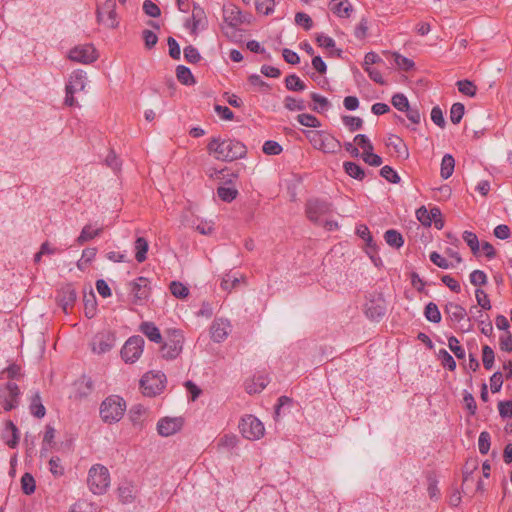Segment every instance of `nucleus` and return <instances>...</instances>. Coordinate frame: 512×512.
Returning a JSON list of instances; mask_svg holds the SVG:
<instances>
[{"mask_svg":"<svg viewBox=\"0 0 512 512\" xmlns=\"http://www.w3.org/2000/svg\"><path fill=\"white\" fill-rule=\"evenodd\" d=\"M207 149L217 160L233 161L246 155V146L234 139L213 138Z\"/></svg>","mask_w":512,"mask_h":512,"instance_id":"obj_1","label":"nucleus"},{"mask_svg":"<svg viewBox=\"0 0 512 512\" xmlns=\"http://www.w3.org/2000/svg\"><path fill=\"white\" fill-rule=\"evenodd\" d=\"M304 134L310 144L324 153H337L341 149V143L331 134L319 130H306Z\"/></svg>","mask_w":512,"mask_h":512,"instance_id":"obj_2","label":"nucleus"},{"mask_svg":"<svg viewBox=\"0 0 512 512\" xmlns=\"http://www.w3.org/2000/svg\"><path fill=\"white\" fill-rule=\"evenodd\" d=\"M126 410L125 401L119 396L107 397L100 406V416L106 423L118 422L122 419Z\"/></svg>","mask_w":512,"mask_h":512,"instance_id":"obj_3","label":"nucleus"},{"mask_svg":"<svg viewBox=\"0 0 512 512\" xmlns=\"http://www.w3.org/2000/svg\"><path fill=\"white\" fill-rule=\"evenodd\" d=\"M87 483L93 494L101 495L105 493L110 485L108 469L100 464L93 465L89 469Z\"/></svg>","mask_w":512,"mask_h":512,"instance_id":"obj_4","label":"nucleus"},{"mask_svg":"<svg viewBox=\"0 0 512 512\" xmlns=\"http://www.w3.org/2000/svg\"><path fill=\"white\" fill-rule=\"evenodd\" d=\"M184 336L180 330L171 329L167 331V338L162 346V356L166 359L177 358L183 349Z\"/></svg>","mask_w":512,"mask_h":512,"instance_id":"obj_5","label":"nucleus"},{"mask_svg":"<svg viewBox=\"0 0 512 512\" xmlns=\"http://www.w3.org/2000/svg\"><path fill=\"white\" fill-rule=\"evenodd\" d=\"M165 375L162 372L149 371L140 380L142 392L146 396H155L165 387Z\"/></svg>","mask_w":512,"mask_h":512,"instance_id":"obj_6","label":"nucleus"},{"mask_svg":"<svg viewBox=\"0 0 512 512\" xmlns=\"http://www.w3.org/2000/svg\"><path fill=\"white\" fill-rule=\"evenodd\" d=\"M239 429L243 437L249 440H258L265 432L263 423L253 415L244 416L239 423Z\"/></svg>","mask_w":512,"mask_h":512,"instance_id":"obj_7","label":"nucleus"},{"mask_svg":"<svg viewBox=\"0 0 512 512\" xmlns=\"http://www.w3.org/2000/svg\"><path fill=\"white\" fill-rule=\"evenodd\" d=\"M144 340L141 336L130 337L121 349L122 359L126 363L136 362L143 353Z\"/></svg>","mask_w":512,"mask_h":512,"instance_id":"obj_8","label":"nucleus"},{"mask_svg":"<svg viewBox=\"0 0 512 512\" xmlns=\"http://www.w3.org/2000/svg\"><path fill=\"white\" fill-rule=\"evenodd\" d=\"M69 59L73 62L90 64L97 60L98 54L91 44L78 45L69 51Z\"/></svg>","mask_w":512,"mask_h":512,"instance_id":"obj_9","label":"nucleus"},{"mask_svg":"<svg viewBox=\"0 0 512 512\" xmlns=\"http://www.w3.org/2000/svg\"><path fill=\"white\" fill-rule=\"evenodd\" d=\"M332 210L331 203L320 200L310 199L306 203V215L312 222H319L323 216L329 214Z\"/></svg>","mask_w":512,"mask_h":512,"instance_id":"obj_10","label":"nucleus"},{"mask_svg":"<svg viewBox=\"0 0 512 512\" xmlns=\"http://www.w3.org/2000/svg\"><path fill=\"white\" fill-rule=\"evenodd\" d=\"M98 22L108 28L118 26L115 0H106L105 3L97 9Z\"/></svg>","mask_w":512,"mask_h":512,"instance_id":"obj_11","label":"nucleus"},{"mask_svg":"<svg viewBox=\"0 0 512 512\" xmlns=\"http://www.w3.org/2000/svg\"><path fill=\"white\" fill-rule=\"evenodd\" d=\"M130 296L134 304H143L150 295L149 280L139 277L130 284Z\"/></svg>","mask_w":512,"mask_h":512,"instance_id":"obj_12","label":"nucleus"},{"mask_svg":"<svg viewBox=\"0 0 512 512\" xmlns=\"http://www.w3.org/2000/svg\"><path fill=\"white\" fill-rule=\"evenodd\" d=\"M115 345V336L110 331L97 333L91 342V348L94 353L103 354L110 351Z\"/></svg>","mask_w":512,"mask_h":512,"instance_id":"obj_13","label":"nucleus"},{"mask_svg":"<svg viewBox=\"0 0 512 512\" xmlns=\"http://www.w3.org/2000/svg\"><path fill=\"white\" fill-rule=\"evenodd\" d=\"M418 220L426 226H430L432 222L437 229H442L443 221L441 219V211L439 208H432L427 210L425 207H421L416 211Z\"/></svg>","mask_w":512,"mask_h":512,"instance_id":"obj_14","label":"nucleus"},{"mask_svg":"<svg viewBox=\"0 0 512 512\" xmlns=\"http://www.w3.org/2000/svg\"><path fill=\"white\" fill-rule=\"evenodd\" d=\"M206 24L207 18L204 10L194 4L191 19L187 20L186 27L190 28L191 33L196 34L199 29H204Z\"/></svg>","mask_w":512,"mask_h":512,"instance_id":"obj_15","label":"nucleus"},{"mask_svg":"<svg viewBox=\"0 0 512 512\" xmlns=\"http://www.w3.org/2000/svg\"><path fill=\"white\" fill-rule=\"evenodd\" d=\"M181 418H163L157 424V430L161 436H171L178 432L182 427Z\"/></svg>","mask_w":512,"mask_h":512,"instance_id":"obj_16","label":"nucleus"},{"mask_svg":"<svg viewBox=\"0 0 512 512\" xmlns=\"http://www.w3.org/2000/svg\"><path fill=\"white\" fill-rule=\"evenodd\" d=\"M76 298V291L71 284H67L62 287L57 295L59 305L62 307L65 313H68V309L74 304Z\"/></svg>","mask_w":512,"mask_h":512,"instance_id":"obj_17","label":"nucleus"},{"mask_svg":"<svg viewBox=\"0 0 512 512\" xmlns=\"http://www.w3.org/2000/svg\"><path fill=\"white\" fill-rule=\"evenodd\" d=\"M86 80V73L82 70H76L71 73L68 83L66 84V90H69V93L83 91L86 87Z\"/></svg>","mask_w":512,"mask_h":512,"instance_id":"obj_18","label":"nucleus"},{"mask_svg":"<svg viewBox=\"0 0 512 512\" xmlns=\"http://www.w3.org/2000/svg\"><path fill=\"white\" fill-rule=\"evenodd\" d=\"M269 383V378L264 373H259L245 382V389L249 394L261 392Z\"/></svg>","mask_w":512,"mask_h":512,"instance_id":"obj_19","label":"nucleus"},{"mask_svg":"<svg viewBox=\"0 0 512 512\" xmlns=\"http://www.w3.org/2000/svg\"><path fill=\"white\" fill-rule=\"evenodd\" d=\"M386 145L390 148H393L399 158L407 159L409 157L406 144L398 136L390 135L386 141Z\"/></svg>","mask_w":512,"mask_h":512,"instance_id":"obj_20","label":"nucleus"},{"mask_svg":"<svg viewBox=\"0 0 512 512\" xmlns=\"http://www.w3.org/2000/svg\"><path fill=\"white\" fill-rule=\"evenodd\" d=\"M329 8L334 14L343 18L349 17L353 10L348 0H332Z\"/></svg>","mask_w":512,"mask_h":512,"instance_id":"obj_21","label":"nucleus"},{"mask_svg":"<svg viewBox=\"0 0 512 512\" xmlns=\"http://www.w3.org/2000/svg\"><path fill=\"white\" fill-rule=\"evenodd\" d=\"M445 313L453 322H460L467 315L465 308H463L460 304L454 302H449L446 304Z\"/></svg>","mask_w":512,"mask_h":512,"instance_id":"obj_22","label":"nucleus"},{"mask_svg":"<svg viewBox=\"0 0 512 512\" xmlns=\"http://www.w3.org/2000/svg\"><path fill=\"white\" fill-rule=\"evenodd\" d=\"M356 233L360 238H362L366 242L367 247L369 249L367 251V253L370 255V258L372 259V261L374 263H376V259L372 255V253H374L376 251V245L373 242V239H372V236L370 235V231H369L368 227L366 225H359L356 228Z\"/></svg>","mask_w":512,"mask_h":512,"instance_id":"obj_23","label":"nucleus"},{"mask_svg":"<svg viewBox=\"0 0 512 512\" xmlns=\"http://www.w3.org/2000/svg\"><path fill=\"white\" fill-rule=\"evenodd\" d=\"M140 331L152 342L160 343L162 341L160 330L153 322H143L140 325Z\"/></svg>","mask_w":512,"mask_h":512,"instance_id":"obj_24","label":"nucleus"},{"mask_svg":"<svg viewBox=\"0 0 512 512\" xmlns=\"http://www.w3.org/2000/svg\"><path fill=\"white\" fill-rule=\"evenodd\" d=\"M229 333L228 323L220 320L215 321L211 327V337L216 342L223 341Z\"/></svg>","mask_w":512,"mask_h":512,"instance_id":"obj_25","label":"nucleus"},{"mask_svg":"<svg viewBox=\"0 0 512 512\" xmlns=\"http://www.w3.org/2000/svg\"><path fill=\"white\" fill-rule=\"evenodd\" d=\"M148 241L144 237H138L134 243L135 259L137 262L142 263L147 258Z\"/></svg>","mask_w":512,"mask_h":512,"instance_id":"obj_26","label":"nucleus"},{"mask_svg":"<svg viewBox=\"0 0 512 512\" xmlns=\"http://www.w3.org/2000/svg\"><path fill=\"white\" fill-rule=\"evenodd\" d=\"M54 439H55V429L52 426L47 425L45 428V433H44L43 442H42V448L40 451L41 457L47 455L48 450L54 444Z\"/></svg>","mask_w":512,"mask_h":512,"instance_id":"obj_27","label":"nucleus"},{"mask_svg":"<svg viewBox=\"0 0 512 512\" xmlns=\"http://www.w3.org/2000/svg\"><path fill=\"white\" fill-rule=\"evenodd\" d=\"M455 160L451 154H445L442 158L440 174L443 179H448L454 171Z\"/></svg>","mask_w":512,"mask_h":512,"instance_id":"obj_28","label":"nucleus"},{"mask_svg":"<svg viewBox=\"0 0 512 512\" xmlns=\"http://www.w3.org/2000/svg\"><path fill=\"white\" fill-rule=\"evenodd\" d=\"M102 228L92 229L91 225H86L83 227L80 235L78 236L76 242L79 245H83L85 242L99 236L102 233Z\"/></svg>","mask_w":512,"mask_h":512,"instance_id":"obj_29","label":"nucleus"},{"mask_svg":"<svg viewBox=\"0 0 512 512\" xmlns=\"http://www.w3.org/2000/svg\"><path fill=\"white\" fill-rule=\"evenodd\" d=\"M343 167H344L345 172L350 177H352L354 179H357V180H363L364 179L365 172H364L363 168L359 164H357L355 162L347 161V162H344Z\"/></svg>","mask_w":512,"mask_h":512,"instance_id":"obj_30","label":"nucleus"},{"mask_svg":"<svg viewBox=\"0 0 512 512\" xmlns=\"http://www.w3.org/2000/svg\"><path fill=\"white\" fill-rule=\"evenodd\" d=\"M30 411L37 418H43L46 414V409L41 402V397L38 392H36L31 399L30 403Z\"/></svg>","mask_w":512,"mask_h":512,"instance_id":"obj_31","label":"nucleus"},{"mask_svg":"<svg viewBox=\"0 0 512 512\" xmlns=\"http://www.w3.org/2000/svg\"><path fill=\"white\" fill-rule=\"evenodd\" d=\"M384 238L386 243L394 248H400L404 243L402 235L394 229L387 230Z\"/></svg>","mask_w":512,"mask_h":512,"instance_id":"obj_32","label":"nucleus"},{"mask_svg":"<svg viewBox=\"0 0 512 512\" xmlns=\"http://www.w3.org/2000/svg\"><path fill=\"white\" fill-rule=\"evenodd\" d=\"M391 57L394 60L395 65L403 70V71H409L414 68V62L413 60L402 56L401 54L397 52L390 53Z\"/></svg>","mask_w":512,"mask_h":512,"instance_id":"obj_33","label":"nucleus"},{"mask_svg":"<svg viewBox=\"0 0 512 512\" xmlns=\"http://www.w3.org/2000/svg\"><path fill=\"white\" fill-rule=\"evenodd\" d=\"M176 76L179 82H181L184 85H191L195 82L190 69L183 65H179L176 68Z\"/></svg>","mask_w":512,"mask_h":512,"instance_id":"obj_34","label":"nucleus"},{"mask_svg":"<svg viewBox=\"0 0 512 512\" xmlns=\"http://www.w3.org/2000/svg\"><path fill=\"white\" fill-rule=\"evenodd\" d=\"M285 86L290 91H303L306 88L305 83L295 74L286 77Z\"/></svg>","mask_w":512,"mask_h":512,"instance_id":"obj_35","label":"nucleus"},{"mask_svg":"<svg viewBox=\"0 0 512 512\" xmlns=\"http://www.w3.org/2000/svg\"><path fill=\"white\" fill-rule=\"evenodd\" d=\"M135 493V488L130 484H124L118 488L119 498L123 503H130L134 499Z\"/></svg>","mask_w":512,"mask_h":512,"instance_id":"obj_36","label":"nucleus"},{"mask_svg":"<svg viewBox=\"0 0 512 512\" xmlns=\"http://www.w3.org/2000/svg\"><path fill=\"white\" fill-rule=\"evenodd\" d=\"M424 315L430 322L439 323L441 321V313L438 309V306L433 302H430L426 305Z\"/></svg>","mask_w":512,"mask_h":512,"instance_id":"obj_37","label":"nucleus"},{"mask_svg":"<svg viewBox=\"0 0 512 512\" xmlns=\"http://www.w3.org/2000/svg\"><path fill=\"white\" fill-rule=\"evenodd\" d=\"M70 512H99V509L94 503L79 500L72 505Z\"/></svg>","mask_w":512,"mask_h":512,"instance_id":"obj_38","label":"nucleus"},{"mask_svg":"<svg viewBox=\"0 0 512 512\" xmlns=\"http://www.w3.org/2000/svg\"><path fill=\"white\" fill-rule=\"evenodd\" d=\"M284 107L289 111H303L306 109L305 102L292 96L284 98Z\"/></svg>","mask_w":512,"mask_h":512,"instance_id":"obj_39","label":"nucleus"},{"mask_svg":"<svg viewBox=\"0 0 512 512\" xmlns=\"http://www.w3.org/2000/svg\"><path fill=\"white\" fill-rule=\"evenodd\" d=\"M217 194L221 200L231 202L237 197L238 191L235 187L220 186L217 189Z\"/></svg>","mask_w":512,"mask_h":512,"instance_id":"obj_40","label":"nucleus"},{"mask_svg":"<svg viewBox=\"0 0 512 512\" xmlns=\"http://www.w3.org/2000/svg\"><path fill=\"white\" fill-rule=\"evenodd\" d=\"M311 99L315 103L313 110L316 112L320 113V112L326 111L330 107V103H329L328 99L324 96H321L320 94L311 93Z\"/></svg>","mask_w":512,"mask_h":512,"instance_id":"obj_41","label":"nucleus"},{"mask_svg":"<svg viewBox=\"0 0 512 512\" xmlns=\"http://www.w3.org/2000/svg\"><path fill=\"white\" fill-rule=\"evenodd\" d=\"M297 120L301 125L306 127L318 128L321 126V122L312 114H299Z\"/></svg>","mask_w":512,"mask_h":512,"instance_id":"obj_42","label":"nucleus"},{"mask_svg":"<svg viewBox=\"0 0 512 512\" xmlns=\"http://www.w3.org/2000/svg\"><path fill=\"white\" fill-rule=\"evenodd\" d=\"M170 291L176 298L184 299L189 295V289L181 282L173 281L170 284Z\"/></svg>","mask_w":512,"mask_h":512,"instance_id":"obj_43","label":"nucleus"},{"mask_svg":"<svg viewBox=\"0 0 512 512\" xmlns=\"http://www.w3.org/2000/svg\"><path fill=\"white\" fill-rule=\"evenodd\" d=\"M21 488L26 495L34 493L36 485L35 480L30 473H25L21 477Z\"/></svg>","mask_w":512,"mask_h":512,"instance_id":"obj_44","label":"nucleus"},{"mask_svg":"<svg viewBox=\"0 0 512 512\" xmlns=\"http://www.w3.org/2000/svg\"><path fill=\"white\" fill-rule=\"evenodd\" d=\"M465 107L462 103H454L450 109V120L454 124L460 123L463 118Z\"/></svg>","mask_w":512,"mask_h":512,"instance_id":"obj_45","label":"nucleus"},{"mask_svg":"<svg viewBox=\"0 0 512 512\" xmlns=\"http://www.w3.org/2000/svg\"><path fill=\"white\" fill-rule=\"evenodd\" d=\"M391 102H392V105L397 110L402 111V112L407 110L408 107L410 106L408 98L402 93H397V94L393 95Z\"/></svg>","mask_w":512,"mask_h":512,"instance_id":"obj_46","label":"nucleus"},{"mask_svg":"<svg viewBox=\"0 0 512 512\" xmlns=\"http://www.w3.org/2000/svg\"><path fill=\"white\" fill-rule=\"evenodd\" d=\"M458 90L469 97H473L476 94V86L469 80H460L457 82Z\"/></svg>","mask_w":512,"mask_h":512,"instance_id":"obj_47","label":"nucleus"},{"mask_svg":"<svg viewBox=\"0 0 512 512\" xmlns=\"http://www.w3.org/2000/svg\"><path fill=\"white\" fill-rule=\"evenodd\" d=\"M448 347L457 358L463 359L465 357V350L459 344V340L456 337L451 336L448 338Z\"/></svg>","mask_w":512,"mask_h":512,"instance_id":"obj_48","label":"nucleus"},{"mask_svg":"<svg viewBox=\"0 0 512 512\" xmlns=\"http://www.w3.org/2000/svg\"><path fill=\"white\" fill-rule=\"evenodd\" d=\"M255 6L259 13L268 15L274 11L275 2L274 0H256Z\"/></svg>","mask_w":512,"mask_h":512,"instance_id":"obj_49","label":"nucleus"},{"mask_svg":"<svg viewBox=\"0 0 512 512\" xmlns=\"http://www.w3.org/2000/svg\"><path fill=\"white\" fill-rule=\"evenodd\" d=\"M380 175L391 183H399L400 177L398 173L390 166H383L380 170Z\"/></svg>","mask_w":512,"mask_h":512,"instance_id":"obj_50","label":"nucleus"},{"mask_svg":"<svg viewBox=\"0 0 512 512\" xmlns=\"http://www.w3.org/2000/svg\"><path fill=\"white\" fill-rule=\"evenodd\" d=\"M438 356L444 367L448 368L450 371H453L456 368L454 358L445 349H440Z\"/></svg>","mask_w":512,"mask_h":512,"instance_id":"obj_51","label":"nucleus"},{"mask_svg":"<svg viewBox=\"0 0 512 512\" xmlns=\"http://www.w3.org/2000/svg\"><path fill=\"white\" fill-rule=\"evenodd\" d=\"M494 351L491 347L485 345L482 349V361L487 370H490L494 364Z\"/></svg>","mask_w":512,"mask_h":512,"instance_id":"obj_52","label":"nucleus"},{"mask_svg":"<svg viewBox=\"0 0 512 512\" xmlns=\"http://www.w3.org/2000/svg\"><path fill=\"white\" fill-rule=\"evenodd\" d=\"M342 121L344 125L350 129V131H356L363 125V120L360 117L355 116H343Z\"/></svg>","mask_w":512,"mask_h":512,"instance_id":"obj_53","label":"nucleus"},{"mask_svg":"<svg viewBox=\"0 0 512 512\" xmlns=\"http://www.w3.org/2000/svg\"><path fill=\"white\" fill-rule=\"evenodd\" d=\"M463 239L467 243V245L471 248L472 252L476 254L479 251V241L478 237L475 233L470 231H465L463 233Z\"/></svg>","mask_w":512,"mask_h":512,"instance_id":"obj_54","label":"nucleus"},{"mask_svg":"<svg viewBox=\"0 0 512 512\" xmlns=\"http://www.w3.org/2000/svg\"><path fill=\"white\" fill-rule=\"evenodd\" d=\"M479 452L483 455L487 454L490 449V434L486 431L480 433L478 438Z\"/></svg>","mask_w":512,"mask_h":512,"instance_id":"obj_55","label":"nucleus"},{"mask_svg":"<svg viewBox=\"0 0 512 512\" xmlns=\"http://www.w3.org/2000/svg\"><path fill=\"white\" fill-rule=\"evenodd\" d=\"M262 150L267 155H278L282 152V147L278 142L268 140L263 144Z\"/></svg>","mask_w":512,"mask_h":512,"instance_id":"obj_56","label":"nucleus"},{"mask_svg":"<svg viewBox=\"0 0 512 512\" xmlns=\"http://www.w3.org/2000/svg\"><path fill=\"white\" fill-rule=\"evenodd\" d=\"M6 429L12 434V439L7 440L6 443L9 447L14 448L19 442L18 429L12 421L6 422Z\"/></svg>","mask_w":512,"mask_h":512,"instance_id":"obj_57","label":"nucleus"},{"mask_svg":"<svg viewBox=\"0 0 512 512\" xmlns=\"http://www.w3.org/2000/svg\"><path fill=\"white\" fill-rule=\"evenodd\" d=\"M85 314L88 318H92L96 312V300L93 293L84 299Z\"/></svg>","mask_w":512,"mask_h":512,"instance_id":"obj_58","label":"nucleus"},{"mask_svg":"<svg viewBox=\"0 0 512 512\" xmlns=\"http://www.w3.org/2000/svg\"><path fill=\"white\" fill-rule=\"evenodd\" d=\"M475 296H476V300H477L478 305L482 309H484V310H490L491 309V303H490L488 295L485 293V291H483L482 289H477L475 291Z\"/></svg>","mask_w":512,"mask_h":512,"instance_id":"obj_59","label":"nucleus"},{"mask_svg":"<svg viewBox=\"0 0 512 512\" xmlns=\"http://www.w3.org/2000/svg\"><path fill=\"white\" fill-rule=\"evenodd\" d=\"M295 22L296 24L302 26L305 30H310L313 25L311 17L303 12L296 13Z\"/></svg>","mask_w":512,"mask_h":512,"instance_id":"obj_60","label":"nucleus"},{"mask_svg":"<svg viewBox=\"0 0 512 512\" xmlns=\"http://www.w3.org/2000/svg\"><path fill=\"white\" fill-rule=\"evenodd\" d=\"M143 11L150 17H158L161 14L160 8L151 0H145L143 3Z\"/></svg>","mask_w":512,"mask_h":512,"instance_id":"obj_61","label":"nucleus"},{"mask_svg":"<svg viewBox=\"0 0 512 512\" xmlns=\"http://www.w3.org/2000/svg\"><path fill=\"white\" fill-rule=\"evenodd\" d=\"M80 396H87L93 390V382L90 378L83 377L78 382Z\"/></svg>","mask_w":512,"mask_h":512,"instance_id":"obj_62","label":"nucleus"},{"mask_svg":"<svg viewBox=\"0 0 512 512\" xmlns=\"http://www.w3.org/2000/svg\"><path fill=\"white\" fill-rule=\"evenodd\" d=\"M470 282L475 286L485 285L487 282V276L481 270H474L470 274Z\"/></svg>","mask_w":512,"mask_h":512,"instance_id":"obj_63","label":"nucleus"},{"mask_svg":"<svg viewBox=\"0 0 512 512\" xmlns=\"http://www.w3.org/2000/svg\"><path fill=\"white\" fill-rule=\"evenodd\" d=\"M499 345L502 351H512V335L510 332H505L499 338Z\"/></svg>","mask_w":512,"mask_h":512,"instance_id":"obj_64","label":"nucleus"}]
</instances>
